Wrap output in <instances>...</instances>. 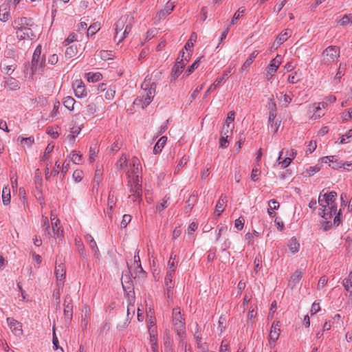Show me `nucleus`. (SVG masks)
Here are the masks:
<instances>
[{
	"label": "nucleus",
	"instance_id": "nucleus-1",
	"mask_svg": "<svg viewBox=\"0 0 352 352\" xmlns=\"http://www.w3.org/2000/svg\"><path fill=\"white\" fill-rule=\"evenodd\" d=\"M322 190L318 197V204L322 207V210L319 214L324 219H331L333 214H336L337 211V192L331 191L329 193L322 194Z\"/></svg>",
	"mask_w": 352,
	"mask_h": 352
},
{
	"label": "nucleus",
	"instance_id": "nucleus-2",
	"mask_svg": "<svg viewBox=\"0 0 352 352\" xmlns=\"http://www.w3.org/2000/svg\"><path fill=\"white\" fill-rule=\"evenodd\" d=\"M133 23V16L131 14L122 15L115 24V41L118 43L122 41L131 32Z\"/></svg>",
	"mask_w": 352,
	"mask_h": 352
},
{
	"label": "nucleus",
	"instance_id": "nucleus-3",
	"mask_svg": "<svg viewBox=\"0 0 352 352\" xmlns=\"http://www.w3.org/2000/svg\"><path fill=\"white\" fill-rule=\"evenodd\" d=\"M128 186L130 188L129 198L133 202H140L142 201V187L141 181L140 180V175H136L132 179H129Z\"/></svg>",
	"mask_w": 352,
	"mask_h": 352
},
{
	"label": "nucleus",
	"instance_id": "nucleus-4",
	"mask_svg": "<svg viewBox=\"0 0 352 352\" xmlns=\"http://www.w3.org/2000/svg\"><path fill=\"white\" fill-rule=\"evenodd\" d=\"M173 324L177 335L183 341L186 334V327L184 318L181 314V311L179 307L173 309Z\"/></svg>",
	"mask_w": 352,
	"mask_h": 352
},
{
	"label": "nucleus",
	"instance_id": "nucleus-5",
	"mask_svg": "<svg viewBox=\"0 0 352 352\" xmlns=\"http://www.w3.org/2000/svg\"><path fill=\"white\" fill-rule=\"evenodd\" d=\"M142 99L144 107H147L152 101V99L155 94L156 84L153 82H151L150 80H148L146 78L142 84Z\"/></svg>",
	"mask_w": 352,
	"mask_h": 352
},
{
	"label": "nucleus",
	"instance_id": "nucleus-6",
	"mask_svg": "<svg viewBox=\"0 0 352 352\" xmlns=\"http://www.w3.org/2000/svg\"><path fill=\"white\" fill-rule=\"evenodd\" d=\"M42 46L38 45L32 55L31 61V74H34L38 70L42 69L45 65V56L42 55Z\"/></svg>",
	"mask_w": 352,
	"mask_h": 352
},
{
	"label": "nucleus",
	"instance_id": "nucleus-7",
	"mask_svg": "<svg viewBox=\"0 0 352 352\" xmlns=\"http://www.w3.org/2000/svg\"><path fill=\"white\" fill-rule=\"evenodd\" d=\"M190 52H187L186 54L183 50L180 52V54L172 69V76L174 79L177 78L182 73L185 67L186 63H188L190 59Z\"/></svg>",
	"mask_w": 352,
	"mask_h": 352
},
{
	"label": "nucleus",
	"instance_id": "nucleus-8",
	"mask_svg": "<svg viewBox=\"0 0 352 352\" xmlns=\"http://www.w3.org/2000/svg\"><path fill=\"white\" fill-rule=\"evenodd\" d=\"M322 56L325 63H334L340 57V48L335 45H330L324 50Z\"/></svg>",
	"mask_w": 352,
	"mask_h": 352
},
{
	"label": "nucleus",
	"instance_id": "nucleus-9",
	"mask_svg": "<svg viewBox=\"0 0 352 352\" xmlns=\"http://www.w3.org/2000/svg\"><path fill=\"white\" fill-rule=\"evenodd\" d=\"M280 321H274L272 324L270 332L269 334V338H268L269 339V344L270 345L271 348H272L275 346L276 342L277 341V340L279 338V335H280Z\"/></svg>",
	"mask_w": 352,
	"mask_h": 352
},
{
	"label": "nucleus",
	"instance_id": "nucleus-10",
	"mask_svg": "<svg viewBox=\"0 0 352 352\" xmlns=\"http://www.w3.org/2000/svg\"><path fill=\"white\" fill-rule=\"evenodd\" d=\"M64 318L69 322L73 317V300L70 295L67 294L64 299Z\"/></svg>",
	"mask_w": 352,
	"mask_h": 352
},
{
	"label": "nucleus",
	"instance_id": "nucleus-11",
	"mask_svg": "<svg viewBox=\"0 0 352 352\" xmlns=\"http://www.w3.org/2000/svg\"><path fill=\"white\" fill-rule=\"evenodd\" d=\"M282 61V56L280 55H277L274 59L270 61V63L267 65L266 70V78L267 80H270L273 75L277 71L279 65H280Z\"/></svg>",
	"mask_w": 352,
	"mask_h": 352
},
{
	"label": "nucleus",
	"instance_id": "nucleus-12",
	"mask_svg": "<svg viewBox=\"0 0 352 352\" xmlns=\"http://www.w3.org/2000/svg\"><path fill=\"white\" fill-rule=\"evenodd\" d=\"M72 87L77 98H82L87 95V91L86 89L85 83L82 80L78 79L73 82Z\"/></svg>",
	"mask_w": 352,
	"mask_h": 352
},
{
	"label": "nucleus",
	"instance_id": "nucleus-13",
	"mask_svg": "<svg viewBox=\"0 0 352 352\" xmlns=\"http://www.w3.org/2000/svg\"><path fill=\"white\" fill-rule=\"evenodd\" d=\"M55 274L57 280V286L63 287L65 278V270L63 263L58 264L55 267Z\"/></svg>",
	"mask_w": 352,
	"mask_h": 352
},
{
	"label": "nucleus",
	"instance_id": "nucleus-14",
	"mask_svg": "<svg viewBox=\"0 0 352 352\" xmlns=\"http://www.w3.org/2000/svg\"><path fill=\"white\" fill-rule=\"evenodd\" d=\"M16 37L19 40L24 39H33L36 37L33 30L31 28V26L26 27L19 31H16Z\"/></svg>",
	"mask_w": 352,
	"mask_h": 352
},
{
	"label": "nucleus",
	"instance_id": "nucleus-15",
	"mask_svg": "<svg viewBox=\"0 0 352 352\" xmlns=\"http://www.w3.org/2000/svg\"><path fill=\"white\" fill-rule=\"evenodd\" d=\"M231 72H232V69H229L225 70V71L223 72V74L222 76H221V77H220V78H217V79L215 80L214 82V83H212V84L210 86V87L208 89V90L205 92V94H204V98H206L208 96V94H209V93H210V91H214V89H217V87L218 86H219V85H220V84H221V82H223V81L226 78H228V74H230Z\"/></svg>",
	"mask_w": 352,
	"mask_h": 352
},
{
	"label": "nucleus",
	"instance_id": "nucleus-16",
	"mask_svg": "<svg viewBox=\"0 0 352 352\" xmlns=\"http://www.w3.org/2000/svg\"><path fill=\"white\" fill-rule=\"evenodd\" d=\"M7 322L11 331L15 336H20L22 335V325L19 322L12 318H8Z\"/></svg>",
	"mask_w": 352,
	"mask_h": 352
},
{
	"label": "nucleus",
	"instance_id": "nucleus-17",
	"mask_svg": "<svg viewBox=\"0 0 352 352\" xmlns=\"http://www.w3.org/2000/svg\"><path fill=\"white\" fill-rule=\"evenodd\" d=\"M176 2L177 0H169L164 8L159 12L158 15L160 19L164 18L166 16L170 14L174 10Z\"/></svg>",
	"mask_w": 352,
	"mask_h": 352
},
{
	"label": "nucleus",
	"instance_id": "nucleus-18",
	"mask_svg": "<svg viewBox=\"0 0 352 352\" xmlns=\"http://www.w3.org/2000/svg\"><path fill=\"white\" fill-rule=\"evenodd\" d=\"M32 19L26 17L18 18L14 20V29L16 31L28 26H32Z\"/></svg>",
	"mask_w": 352,
	"mask_h": 352
},
{
	"label": "nucleus",
	"instance_id": "nucleus-19",
	"mask_svg": "<svg viewBox=\"0 0 352 352\" xmlns=\"http://www.w3.org/2000/svg\"><path fill=\"white\" fill-rule=\"evenodd\" d=\"M292 31L290 30H285L284 31L281 32L278 36L276 37L273 45L276 46V47L281 44H283L285 41H286L288 38L291 36Z\"/></svg>",
	"mask_w": 352,
	"mask_h": 352
},
{
	"label": "nucleus",
	"instance_id": "nucleus-20",
	"mask_svg": "<svg viewBox=\"0 0 352 352\" xmlns=\"http://www.w3.org/2000/svg\"><path fill=\"white\" fill-rule=\"evenodd\" d=\"M226 202H227V197L225 195H221L216 204L215 210H214L215 215H217V216L221 215V214L223 212V210L225 209V204Z\"/></svg>",
	"mask_w": 352,
	"mask_h": 352
},
{
	"label": "nucleus",
	"instance_id": "nucleus-21",
	"mask_svg": "<svg viewBox=\"0 0 352 352\" xmlns=\"http://www.w3.org/2000/svg\"><path fill=\"white\" fill-rule=\"evenodd\" d=\"M85 240L89 243L90 248L94 252L95 256L97 258H99L100 255V251L93 236L91 234H87L85 235Z\"/></svg>",
	"mask_w": 352,
	"mask_h": 352
},
{
	"label": "nucleus",
	"instance_id": "nucleus-22",
	"mask_svg": "<svg viewBox=\"0 0 352 352\" xmlns=\"http://www.w3.org/2000/svg\"><path fill=\"white\" fill-rule=\"evenodd\" d=\"M51 221L53 235L55 237H58L63 233V230H61L60 227L58 226L60 221L56 217H52Z\"/></svg>",
	"mask_w": 352,
	"mask_h": 352
},
{
	"label": "nucleus",
	"instance_id": "nucleus-23",
	"mask_svg": "<svg viewBox=\"0 0 352 352\" xmlns=\"http://www.w3.org/2000/svg\"><path fill=\"white\" fill-rule=\"evenodd\" d=\"M167 141V137L162 136L161 137L158 141L156 142L155 145L153 148V153L155 154H157L160 153L164 148V145L166 144Z\"/></svg>",
	"mask_w": 352,
	"mask_h": 352
},
{
	"label": "nucleus",
	"instance_id": "nucleus-24",
	"mask_svg": "<svg viewBox=\"0 0 352 352\" xmlns=\"http://www.w3.org/2000/svg\"><path fill=\"white\" fill-rule=\"evenodd\" d=\"M55 165L57 167V170H52L51 172H50L49 164H47L45 170V177L46 180H50L52 176L55 177L59 173V170L60 168V164L58 162H56Z\"/></svg>",
	"mask_w": 352,
	"mask_h": 352
},
{
	"label": "nucleus",
	"instance_id": "nucleus-25",
	"mask_svg": "<svg viewBox=\"0 0 352 352\" xmlns=\"http://www.w3.org/2000/svg\"><path fill=\"white\" fill-rule=\"evenodd\" d=\"M327 106V102H321L318 104V106L316 107V108H315V111H314V116L315 117L316 119L320 118L324 115V112L322 111V109L326 108Z\"/></svg>",
	"mask_w": 352,
	"mask_h": 352
},
{
	"label": "nucleus",
	"instance_id": "nucleus-26",
	"mask_svg": "<svg viewBox=\"0 0 352 352\" xmlns=\"http://www.w3.org/2000/svg\"><path fill=\"white\" fill-rule=\"evenodd\" d=\"M10 16V8L7 5H2L0 7V20L3 22L8 21Z\"/></svg>",
	"mask_w": 352,
	"mask_h": 352
},
{
	"label": "nucleus",
	"instance_id": "nucleus-27",
	"mask_svg": "<svg viewBox=\"0 0 352 352\" xmlns=\"http://www.w3.org/2000/svg\"><path fill=\"white\" fill-rule=\"evenodd\" d=\"M132 168L131 174L133 175V177H135L136 175H139V169L141 168V164L138 157H133L132 158Z\"/></svg>",
	"mask_w": 352,
	"mask_h": 352
},
{
	"label": "nucleus",
	"instance_id": "nucleus-28",
	"mask_svg": "<svg viewBox=\"0 0 352 352\" xmlns=\"http://www.w3.org/2000/svg\"><path fill=\"white\" fill-rule=\"evenodd\" d=\"M269 208L267 209V213L271 217H274L276 216V212H274V210H277L280 204L278 201L274 199H272L268 203Z\"/></svg>",
	"mask_w": 352,
	"mask_h": 352
},
{
	"label": "nucleus",
	"instance_id": "nucleus-29",
	"mask_svg": "<svg viewBox=\"0 0 352 352\" xmlns=\"http://www.w3.org/2000/svg\"><path fill=\"white\" fill-rule=\"evenodd\" d=\"M302 277V272L301 270H296L294 274L291 276L289 284L292 285L293 287L296 286L297 283L301 280Z\"/></svg>",
	"mask_w": 352,
	"mask_h": 352
},
{
	"label": "nucleus",
	"instance_id": "nucleus-30",
	"mask_svg": "<svg viewBox=\"0 0 352 352\" xmlns=\"http://www.w3.org/2000/svg\"><path fill=\"white\" fill-rule=\"evenodd\" d=\"M342 285L352 297V271L349 273L348 278L343 280Z\"/></svg>",
	"mask_w": 352,
	"mask_h": 352
},
{
	"label": "nucleus",
	"instance_id": "nucleus-31",
	"mask_svg": "<svg viewBox=\"0 0 352 352\" xmlns=\"http://www.w3.org/2000/svg\"><path fill=\"white\" fill-rule=\"evenodd\" d=\"M270 113H269V120L268 124L273 127L274 121L275 118L276 117V106L275 103H272L270 105Z\"/></svg>",
	"mask_w": 352,
	"mask_h": 352
},
{
	"label": "nucleus",
	"instance_id": "nucleus-32",
	"mask_svg": "<svg viewBox=\"0 0 352 352\" xmlns=\"http://www.w3.org/2000/svg\"><path fill=\"white\" fill-rule=\"evenodd\" d=\"M283 154V150H282L280 152V155L278 156L277 161H278V163L281 165V167L283 168H285L289 166V164H291V162L292 161V158L291 157H287L285 159L282 160Z\"/></svg>",
	"mask_w": 352,
	"mask_h": 352
},
{
	"label": "nucleus",
	"instance_id": "nucleus-33",
	"mask_svg": "<svg viewBox=\"0 0 352 352\" xmlns=\"http://www.w3.org/2000/svg\"><path fill=\"white\" fill-rule=\"evenodd\" d=\"M258 51H256V50L254 51L250 55V56L246 59V60L245 61V63L242 65L241 69L243 70L247 69L250 66V65L253 63L254 60L258 56Z\"/></svg>",
	"mask_w": 352,
	"mask_h": 352
},
{
	"label": "nucleus",
	"instance_id": "nucleus-34",
	"mask_svg": "<svg viewBox=\"0 0 352 352\" xmlns=\"http://www.w3.org/2000/svg\"><path fill=\"white\" fill-rule=\"evenodd\" d=\"M87 79L89 82H96L102 78V75L100 72L91 73L89 72L87 74Z\"/></svg>",
	"mask_w": 352,
	"mask_h": 352
},
{
	"label": "nucleus",
	"instance_id": "nucleus-35",
	"mask_svg": "<svg viewBox=\"0 0 352 352\" xmlns=\"http://www.w3.org/2000/svg\"><path fill=\"white\" fill-rule=\"evenodd\" d=\"M334 157H335L334 156H327L324 157V160H325L324 162L327 163V160H328L329 162L330 163L329 166L333 169H337L338 168H341L342 164L340 162H339L337 160H333Z\"/></svg>",
	"mask_w": 352,
	"mask_h": 352
},
{
	"label": "nucleus",
	"instance_id": "nucleus-36",
	"mask_svg": "<svg viewBox=\"0 0 352 352\" xmlns=\"http://www.w3.org/2000/svg\"><path fill=\"white\" fill-rule=\"evenodd\" d=\"M78 54V50H77V47L74 45H72L69 47H68L66 50H65V57L67 58H72L73 57H74L75 56H76V54Z\"/></svg>",
	"mask_w": 352,
	"mask_h": 352
},
{
	"label": "nucleus",
	"instance_id": "nucleus-37",
	"mask_svg": "<svg viewBox=\"0 0 352 352\" xmlns=\"http://www.w3.org/2000/svg\"><path fill=\"white\" fill-rule=\"evenodd\" d=\"M10 190L5 187L2 190V200L4 205H8L10 203Z\"/></svg>",
	"mask_w": 352,
	"mask_h": 352
},
{
	"label": "nucleus",
	"instance_id": "nucleus-38",
	"mask_svg": "<svg viewBox=\"0 0 352 352\" xmlns=\"http://www.w3.org/2000/svg\"><path fill=\"white\" fill-rule=\"evenodd\" d=\"M290 252L293 254L298 252L300 248V244L296 239L292 238L288 245Z\"/></svg>",
	"mask_w": 352,
	"mask_h": 352
},
{
	"label": "nucleus",
	"instance_id": "nucleus-39",
	"mask_svg": "<svg viewBox=\"0 0 352 352\" xmlns=\"http://www.w3.org/2000/svg\"><path fill=\"white\" fill-rule=\"evenodd\" d=\"M116 201H117L116 197L114 195L113 193L110 192L109 194L108 201H107L108 210H109V212H110L113 210V207L116 204Z\"/></svg>",
	"mask_w": 352,
	"mask_h": 352
},
{
	"label": "nucleus",
	"instance_id": "nucleus-40",
	"mask_svg": "<svg viewBox=\"0 0 352 352\" xmlns=\"http://www.w3.org/2000/svg\"><path fill=\"white\" fill-rule=\"evenodd\" d=\"M195 340L197 342V348L201 350V352L206 351V350L208 349V346L206 342H201V336L199 335H195Z\"/></svg>",
	"mask_w": 352,
	"mask_h": 352
},
{
	"label": "nucleus",
	"instance_id": "nucleus-41",
	"mask_svg": "<svg viewBox=\"0 0 352 352\" xmlns=\"http://www.w3.org/2000/svg\"><path fill=\"white\" fill-rule=\"evenodd\" d=\"M196 201H197V198H196L195 195H190V197H188V200L186 202V206L185 209H186V212H188L191 210V209L192 208L193 206L195 205Z\"/></svg>",
	"mask_w": 352,
	"mask_h": 352
},
{
	"label": "nucleus",
	"instance_id": "nucleus-42",
	"mask_svg": "<svg viewBox=\"0 0 352 352\" xmlns=\"http://www.w3.org/2000/svg\"><path fill=\"white\" fill-rule=\"evenodd\" d=\"M76 100L74 99V98L71 96H67L64 98L63 104L67 109H68L70 111L74 109V106Z\"/></svg>",
	"mask_w": 352,
	"mask_h": 352
},
{
	"label": "nucleus",
	"instance_id": "nucleus-43",
	"mask_svg": "<svg viewBox=\"0 0 352 352\" xmlns=\"http://www.w3.org/2000/svg\"><path fill=\"white\" fill-rule=\"evenodd\" d=\"M197 39V34L195 32H192L190 35V38L188 40L186 43L184 45V49L188 52L190 51L191 48L193 47V41L195 42Z\"/></svg>",
	"mask_w": 352,
	"mask_h": 352
},
{
	"label": "nucleus",
	"instance_id": "nucleus-44",
	"mask_svg": "<svg viewBox=\"0 0 352 352\" xmlns=\"http://www.w3.org/2000/svg\"><path fill=\"white\" fill-rule=\"evenodd\" d=\"M170 199V197L168 195H166L164 199H162V202L157 204L156 205V210L158 212L163 211L166 208L168 207V201Z\"/></svg>",
	"mask_w": 352,
	"mask_h": 352
},
{
	"label": "nucleus",
	"instance_id": "nucleus-45",
	"mask_svg": "<svg viewBox=\"0 0 352 352\" xmlns=\"http://www.w3.org/2000/svg\"><path fill=\"white\" fill-rule=\"evenodd\" d=\"M201 58H197L194 61V63L186 70L184 75L186 76H188L190 75L195 69H197L199 65V60Z\"/></svg>",
	"mask_w": 352,
	"mask_h": 352
},
{
	"label": "nucleus",
	"instance_id": "nucleus-46",
	"mask_svg": "<svg viewBox=\"0 0 352 352\" xmlns=\"http://www.w3.org/2000/svg\"><path fill=\"white\" fill-rule=\"evenodd\" d=\"M245 10L243 8H240L238 10L234 13L230 25H233L236 23V21L239 20L243 14Z\"/></svg>",
	"mask_w": 352,
	"mask_h": 352
},
{
	"label": "nucleus",
	"instance_id": "nucleus-47",
	"mask_svg": "<svg viewBox=\"0 0 352 352\" xmlns=\"http://www.w3.org/2000/svg\"><path fill=\"white\" fill-rule=\"evenodd\" d=\"M301 74H298V72H295L294 74H292L288 76L287 81L289 83L294 84L300 80Z\"/></svg>",
	"mask_w": 352,
	"mask_h": 352
},
{
	"label": "nucleus",
	"instance_id": "nucleus-48",
	"mask_svg": "<svg viewBox=\"0 0 352 352\" xmlns=\"http://www.w3.org/2000/svg\"><path fill=\"white\" fill-rule=\"evenodd\" d=\"M100 28V24L95 23L91 25L87 29V36H92L95 34Z\"/></svg>",
	"mask_w": 352,
	"mask_h": 352
},
{
	"label": "nucleus",
	"instance_id": "nucleus-49",
	"mask_svg": "<svg viewBox=\"0 0 352 352\" xmlns=\"http://www.w3.org/2000/svg\"><path fill=\"white\" fill-rule=\"evenodd\" d=\"M233 127H234L233 125L232 126H230L229 124L223 125L221 132V135H223V136L229 137L232 133Z\"/></svg>",
	"mask_w": 352,
	"mask_h": 352
},
{
	"label": "nucleus",
	"instance_id": "nucleus-50",
	"mask_svg": "<svg viewBox=\"0 0 352 352\" xmlns=\"http://www.w3.org/2000/svg\"><path fill=\"white\" fill-rule=\"evenodd\" d=\"M338 23L342 26L352 23V14H344Z\"/></svg>",
	"mask_w": 352,
	"mask_h": 352
},
{
	"label": "nucleus",
	"instance_id": "nucleus-51",
	"mask_svg": "<svg viewBox=\"0 0 352 352\" xmlns=\"http://www.w3.org/2000/svg\"><path fill=\"white\" fill-rule=\"evenodd\" d=\"M345 69H346V64L340 63L338 70L335 76L336 80H339L342 78V76L344 74Z\"/></svg>",
	"mask_w": 352,
	"mask_h": 352
},
{
	"label": "nucleus",
	"instance_id": "nucleus-52",
	"mask_svg": "<svg viewBox=\"0 0 352 352\" xmlns=\"http://www.w3.org/2000/svg\"><path fill=\"white\" fill-rule=\"evenodd\" d=\"M174 274L175 273H173V270H168L167 271L166 276H165V280H164L165 285H170V284H173V276Z\"/></svg>",
	"mask_w": 352,
	"mask_h": 352
},
{
	"label": "nucleus",
	"instance_id": "nucleus-53",
	"mask_svg": "<svg viewBox=\"0 0 352 352\" xmlns=\"http://www.w3.org/2000/svg\"><path fill=\"white\" fill-rule=\"evenodd\" d=\"M101 177H102V172L100 171V169H96V173H95L94 179V186H93L94 188L96 187V188L98 187L100 182L101 180Z\"/></svg>",
	"mask_w": 352,
	"mask_h": 352
},
{
	"label": "nucleus",
	"instance_id": "nucleus-54",
	"mask_svg": "<svg viewBox=\"0 0 352 352\" xmlns=\"http://www.w3.org/2000/svg\"><path fill=\"white\" fill-rule=\"evenodd\" d=\"M71 160L74 163L79 164L82 160V154L80 152L73 151Z\"/></svg>",
	"mask_w": 352,
	"mask_h": 352
},
{
	"label": "nucleus",
	"instance_id": "nucleus-55",
	"mask_svg": "<svg viewBox=\"0 0 352 352\" xmlns=\"http://www.w3.org/2000/svg\"><path fill=\"white\" fill-rule=\"evenodd\" d=\"M126 166V157L122 155L116 163V168L118 170H122Z\"/></svg>",
	"mask_w": 352,
	"mask_h": 352
},
{
	"label": "nucleus",
	"instance_id": "nucleus-56",
	"mask_svg": "<svg viewBox=\"0 0 352 352\" xmlns=\"http://www.w3.org/2000/svg\"><path fill=\"white\" fill-rule=\"evenodd\" d=\"M139 250L137 252V254L134 256V262L137 263V270L140 273H144V271L140 263V258L139 256Z\"/></svg>",
	"mask_w": 352,
	"mask_h": 352
},
{
	"label": "nucleus",
	"instance_id": "nucleus-57",
	"mask_svg": "<svg viewBox=\"0 0 352 352\" xmlns=\"http://www.w3.org/2000/svg\"><path fill=\"white\" fill-rule=\"evenodd\" d=\"M53 148H54V145H52L51 144H48V145L45 148L44 154L42 157L43 161L46 160L50 157V155L52 153V151H53Z\"/></svg>",
	"mask_w": 352,
	"mask_h": 352
},
{
	"label": "nucleus",
	"instance_id": "nucleus-58",
	"mask_svg": "<svg viewBox=\"0 0 352 352\" xmlns=\"http://www.w3.org/2000/svg\"><path fill=\"white\" fill-rule=\"evenodd\" d=\"M4 56L8 58H12L14 60H16V57L17 56L15 51L12 48L6 49L4 52Z\"/></svg>",
	"mask_w": 352,
	"mask_h": 352
},
{
	"label": "nucleus",
	"instance_id": "nucleus-59",
	"mask_svg": "<svg viewBox=\"0 0 352 352\" xmlns=\"http://www.w3.org/2000/svg\"><path fill=\"white\" fill-rule=\"evenodd\" d=\"M261 171L258 168L256 167L253 168L251 173V179L253 182H256L258 179V176L261 175Z\"/></svg>",
	"mask_w": 352,
	"mask_h": 352
},
{
	"label": "nucleus",
	"instance_id": "nucleus-60",
	"mask_svg": "<svg viewBox=\"0 0 352 352\" xmlns=\"http://www.w3.org/2000/svg\"><path fill=\"white\" fill-rule=\"evenodd\" d=\"M131 216L130 214H124L122 220L120 223L122 228H124L127 226L128 223L131 221Z\"/></svg>",
	"mask_w": 352,
	"mask_h": 352
},
{
	"label": "nucleus",
	"instance_id": "nucleus-61",
	"mask_svg": "<svg viewBox=\"0 0 352 352\" xmlns=\"http://www.w3.org/2000/svg\"><path fill=\"white\" fill-rule=\"evenodd\" d=\"M7 85L12 90H17L19 89V86L17 83V81L14 78H11L10 80H8L7 82Z\"/></svg>",
	"mask_w": 352,
	"mask_h": 352
},
{
	"label": "nucleus",
	"instance_id": "nucleus-62",
	"mask_svg": "<svg viewBox=\"0 0 352 352\" xmlns=\"http://www.w3.org/2000/svg\"><path fill=\"white\" fill-rule=\"evenodd\" d=\"M228 137L221 135V138H219V147L226 148L228 146L229 142L228 141Z\"/></svg>",
	"mask_w": 352,
	"mask_h": 352
},
{
	"label": "nucleus",
	"instance_id": "nucleus-63",
	"mask_svg": "<svg viewBox=\"0 0 352 352\" xmlns=\"http://www.w3.org/2000/svg\"><path fill=\"white\" fill-rule=\"evenodd\" d=\"M230 346L228 341L226 340H222L220 346V352H230Z\"/></svg>",
	"mask_w": 352,
	"mask_h": 352
},
{
	"label": "nucleus",
	"instance_id": "nucleus-64",
	"mask_svg": "<svg viewBox=\"0 0 352 352\" xmlns=\"http://www.w3.org/2000/svg\"><path fill=\"white\" fill-rule=\"evenodd\" d=\"M352 138V129L349 130L346 134L343 135L341 137L340 143V144H346L347 143L346 139Z\"/></svg>",
	"mask_w": 352,
	"mask_h": 352
}]
</instances>
